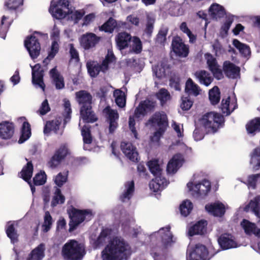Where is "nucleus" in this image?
Listing matches in <instances>:
<instances>
[{"label":"nucleus","mask_w":260,"mask_h":260,"mask_svg":"<svg viewBox=\"0 0 260 260\" xmlns=\"http://www.w3.org/2000/svg\"><path fill=\"white\" fill-rule=\"evenodd\" d=\"M131 254L128 244L122 238H114L102 252L103 260L127 259Z\"/></svg>","instance_id":"nucleus-1"},{"label":"nucleus","mask_w":260,"mask_h":260,"mask_svg":"<svg viewBox=\"0 0 260 260\" xmlns=\"http://www.w3.org/2000/svg\"><path fill=\"white\" fill-rule=\"evenodd\" d=\"M76 98L80 106V113L83 120L86 123H93L98 120L92 110V96L87 91L81 90L76 92Z\"/></svg>","instance_id":"nucleus-2"},{"label":"nucleus","mask_w":260,"mask_h":260,"mask_svg":"<svg viewBox=\"0 0 260 260\" xmlns=\"http://www.w3.org/2000/svg\"><path fill=\"white\" fill-rule=\"evenodd\" d=\"M199 120L206 128H210L212 134L216 133L218 129L224 126L225 118L220 113L211 111L204 114Z\"/></svg>","instance_id":"nucleus-3"},{"label":"nucleus","mask_w":260,"mask_h":260,"mask_svg":"<svg viewBox=\"0 0 260 260\" xmlns=\"http://www.w3.org/2000/svg\"><path fill=\"white\" fill-rule=\"evenodd\" d=\"M147 123L152 126L158 127V129L153 134L157 141L162 136L169 126L168 116L164 111L155 112L148 119Z\"/></svg>","instance_id":"nucleus-4"},{"label":"nucleus","mask_w":260,"mask_h":260,"mask_svg":"<svg viewBox=\"0 0 260 260\" xmlns=\"http://www.w3.org/2000/svg\"><path fill=\"white\" fill-rule=\"evenodd\" d=\"M70 220L69 222V231H74L77 226L85 219L87 221L91 220L92 214L88 210H79L74 207L68 210Z\"/></svg>","instance_id":"nucleus-5"},{"label":"nucleus","mask_w":260,"mask_h":260,"mask_svg":"<svg viewBox=\"0 0 260 260\" xmlns=\"http://www.w3.org/2000/svg\"><path fill=\"white\" fill-rule=\"evenodd\" d=\"M78 241L71 240L63 246L61 255L64 260H81L83 256Z\"/></svg>","instance_id":"nucleus-6"},{"label":"nucleus","mask_w":260,"mask_h":260,"mask_svg":"<svg viewBox=\"0 0 260 260\" xmlns=\"http://www.w3.org/2000/svg\"><path fill=\"white\" fill-rule=\"evenodd\" d=\"M69 154L70 150L67 144H61L47 161V166L52 169L56 168Z\"/></svg>","instance_id":"nucleus-7"},{"label":"nucleus","mask_w":260,"mask_h":260,"mask_svg":"<svg viewBox=\"0 0 260 260\" xmlns=\"http://www.w3.org/2000/svg\"><path fill=\"white\" fill-rule=\"evenodd\" d=\"M156 101L146 99L141 101L134 111V117L136 119H141L148 114L153 112L156 107Z\"/></svg>","instance_id":"nucleus-8"},{"label":"nucleus","mask_w":260,"mask_h":260,"mask_svg":"<svg viewBox=\"0 0 260 260\" xmlns=\"http://www.w3.org/2000/svg\"><path fill=\"white\" fill-rule=\"evenodd\" d=\"M218 245L221 250H226L239 247L235 237L231 234H221L217 238Z\"/></svg>","instance_id":"nucleus-9"},{"label":"nucleus","mask_w":260,"mask_h":260,"mask_svg":"<svg viewBox=\"0 0 260 260\" xmlns=\"http://www.w3.org/2000/svg\"><path fill=\"white\" fill-rule=\"evenodd\" d=\"M24 46L32 59H36L39 56L41 45L36 37L34 35L28 36L24 41Z\"/></svg>","instance_id":"nucleus-10"},{"label":"nucleus","mask_w":260,"mask_h":260,"mask_svg":"<svg viewBox=\"0 0 260 260\" xmlns=\"http://www.w3.org/2000/svg\"><path fill=\"white\" fill-rule=\"evenodd\" d=\"M205 210L208 214L217 217H222L226 212L224 205L219 201L207 204Z\"/></svg>","instance_id":"nucleus-11"},{"label":"nucleus","mask_w":260,"mask_h":260,"mask_svg":"<svg viewBox=\"0 0 260 260\" xmlns=\"http://www.w3.org/2000/svg\"><path fill=\"white\" fill-rule=\"evenodd\" d=\"M205 56L208 69L212 73L213 77L217 80L223 78L222 71L220 69L216 58L209 53H206Z\"/></svg>","instance_id":"nucleus-12"},{"label":"nucleus","mask_w":260,"mask_h":260,"mask_svg":"<svg viewBox=\"0 0 260 260\" xmlns=\"http://www.w3.org/2000/svg\"><path fill=\"white\" fill-rule=\"evenodd\" d=\"M103 113L105 114L107 120L109 124V132L110 134H113L118 126L117 122L119 119L118 113L116 110L111 109L110 106L104 108Z\"/></svg>","instance_id":"nucleus-13"},{"label":"nucleus","mask_w":260,"mask_h":260,"mask_svg":"<svg viewBox=\"0 0 260 260\" xmlns=\"http://www.w3.org/2000/svg\"><path fill=\"white\" fill-rule=\"evenodd\" d=\"M120 149L123 153L130 160L133 162L138 161L139 155L136 147L131 142L128 141H121L120 143Z\"/></svg>","instance_id":"nucleus-14"},{"label":"nucleus","mask_w":260,"mask_h":260,"mask_svg":"<svg viewBox=\"0 0 260 260\" xmlns=\"http://www.w3.org/2000/svg\"><path fill=\"white\" fill-rule=\"evenodd\" d=\"M32 83L40 87L43 91L45 89V84L43 81L44 71L39 63L31 67Z\"/></svg>","instance_id":"nucleus-15"},{"label":"nucleus","mask_w":260,"mask_h":260,"mask_svg":"<svg viewBox=\"0 0 260 260\" xmlns=\"http://www.w3.org/2000/svg\"><path fill=\"white\" fill-rule=\"evenodd\" d=\"M172 47L173 52L177 56L185 57L188 54L189 48L184 44L180 37H176L173 39Z\"/></svg>","instance_id":"nucleus-16"},{"label":"nucleus","mask_w":260,"mask_h":260,"mask_svg":"<svg viewBox=\"0 0 260 260\" xmlns=\"http://www.w3.org/2000/svg\"><path fill=\"white\" fill-rule=\"evenodd\" d=\"M220 250L218 249L212 252L205 245L196 243V260H210Z\"/></svg>","instance_id":"nucleus-17"},{"label":"nucleus","mask_w":260,"mask_h":260,"mask_svg":"<svg viewBox=\"0 0 260 260\" xmlns=\"http://www.w3.org/2000/svg\"><path fill=\"white\" fill-rule=\"evenodd\" d=\"M211 185L209 180L204 178L196 182V198L204 199L211 190Z\"/></svg>","instance_id":"nucleus-18"},{"label":"nucleus","mask_w":260,"mask_h":260,"mask_svg":"<svg viewBox=\"0 0 260 260\" xmlns=\"http://www.w3.org/2000/svg\"><path fill=\"white\" fill-rule=\"evenodd\" d=\"M250 209L256 216H260V195L255 197L253 200H250L249 203L245 204L244 207L240 206L237 211H243L245 212H248Z\"/></svg>","instance_id":"nucleus-19"},{"label":"nucleus","mask_w":260,"mask_h":260,"mask_svg":"<svg viewBox=\"0 0 260 260\" xmlns=\"http://www.w3.org/2000/svg\"><path fill=\"white\" fill-rule=\"evenodd\" d=\"M223 71L229 78L237 79L240 76V68L230 61L223 62Z\"/></svg>","instance_id":"nucleus-20"},{"label":"nucleus","mask_w":260,"mask_h":260,"mask_svg":"<svg viewBox=\"0 0 260 260\" xmlns=\"http://www.w3.org/2000/svg\"><path fill=\"white\" fill-rule=\"evenodd\" d=\"M15 126L13 122L7 121L0 123V138L3 140H9L14 134Z\"/></svg>","instance_id":"nucleus-21"},{"label":"nucleus","mask_w":260,"mask_h":260,"mask_svg":"<svg viewBox=\"0 0 260 260\" xmlns=\"http://www.w3.org/2000/svg\"><path fill=\"white\" fill-rule=\"evenodd\" d=\"M100 38L92 32L82 35L80 39V44L86 50L94 47L99 42Z\"/></svg>","instance_id":"nucleus-22"},{"label":"nucleus","mask_w":260,"mask_h":260,"mask_svg":"<svg viewBox=\"0 0 260 260\" xmlns=\"http://www.w3.org/2000/svg\"><path fill=\"white\" fill-rule=\"evenodd\" d=\"M208 10L211 18L216 21L223 18L225 15L227 16L229 14L226 12L223 6L217 3H213Z\"/></svg>","instance_id":"nucleus-23"},{"label":"nucleus","mask_w":260,"mask_h":260,"mask_svg":"<svg viewBox=\"0 0 260 260\" xmlns=\"http://www.w3.org/2000/svg\"><path fill=\"white\" fill-rule=\"evenodd\" d=\"M49 75L51 79L52 83L54 85L56 89L60 90L64 88V78L58 72L56 67L50 70Z\"/></svg>","instance_id":"nucleus-24"},{"label":"nucleus","mask_w":260,"mask_h":260,"mask_svg":"<svg viewBox=\"0 0 260 260\" xmlns=\"http://www.w3.org/2000/svg\"><path fill=\"white\" fill-rule=\"evenodd\" d=\"M131 40L132 36L126 32H121L118 33L115 38L117 46L120 50H123L128 47Z\"/></svg>","instance_id":"nucleus-25"},{"label":"nucleus","mask_w":260,"mask_h":260,"mask_svg":"<svg viewBox=\"0 0 260 260\" xmlns=\"http://www.w3.org/2000/svg\"><path fill=\"white\" fill-rule=\"evenodd\" d=\"M245 128L247 134L252 137L260 133V117H255L249 120L246 123Z\"/></svg>","instance_id":"nucleus-26"},{"label":"nucleus","mask_w":260,"mask_h":260,"mask_svg":"<svg viewBox=\"0 0 260 260\" xmlns=\"http://www.w3.org/2000/svg\"><path fill=\"white\" fill-rule=\"evenodd\" d=\"M45 244L41 243L31 250L26 260H42L45 256Z\"/></svg>","instance_id":"nucleus-27"},{"label":"nucleus","mask_w":260,"mask_h":260,"mask_svg":"<svg viewBox=\"0 0 260 260\" xmlns=\"http://www.w3.org/2000/svg\"><path fill=\"white\" fill-rule=\"evenodd\" d=\"M61 121L62 119L60 117H56L52 120L47 121L44 127V134H49L51 131L57 133L59 129Z\"/></svg>","instance_id":"nucleus-28"},{"label":"nucleus","mask_w":260,"mask_h":260,"mask_svg":"<svg viewBox=\"0 0 260 260\" xmlns=\"http://www.w3.org/2000/svg\"><path fill=\"white\" fill-rule=\"evenodd\" d=\"M250 165L253 172L260 169V147L255 148L251 153Z\"/></svg>","instance_id":"nucleus-29"},{"label":"nucleus","mask_w":260,"mask_h":260,"mask_svg":"<svg viewBox=\"0 0 260 260\" xmlns=\"http://www.w3.org/2000/svg\"><path fill=\"white\" fill-rule=\"evenodd\" d=\"M167 180L163 176H158L153 179L149 183V187L153 192H157L166 185Z\"/></svg>","instance_id":"nucleus-30"},{"label":"nucleus","mask_w":260,"mask_h":260,"mask_svg":"<svg viewBox=\"0 0 260 260\" xmlns=\"http://www.w3.org/2000/svg\"><path fill=\"white\" fill-rule=\"evenodd\" d=\"M166 229V231L161 236V242L165 247L169 248L171 247L175 242V239L174 238L172 233L170 231L171 228L168 226L166 228H162L160 230H164Z\"/></svg>","instance_id":"nucleus-31"},{"label":"nucleus","mask_w":260,"mask_h":260,"mask_svg":"<svg viewBox=\"0 0 260 260\" xmlns=\"http://www.w3.org/2000/svg\"><path fill=\"white\" fill-rule=\"evenodd\" d=\"M213 77L208 72L205 70L196 72V78L199 80L200 84L206 87L209 86L213 82Z\"/></svg>","instance_id":"nucleus-32"},{"label":"nucleus","mask_w":260,"mask_h":260,"mask_svg":"<svg viewBox=\"0 0 260 260\" xmlns=\"http://www.w3.org/2000/svg\"><path fill=\"white\" fill-rule=\"evenodd\" d=\"M230 100L231 98L229 96L226 99H222L220 104V108L221 112L222 114H225L226 116H229L235 110L238 108L237 99L235 98L233 108L230 110Z\"/></svg>","instance_id":"nucleus-33"},{"label":"nucleus","mask_w":260,"mask_h":260,"mask_svg":"<svg viewBox=\"0 0 260 260\" xmlns=\"http://www.w3.org/2000/svg\"><path fill=\"white\" fill-rule=\"evenodd\" d=\"M118 27L117 21L113 17H110L103 24L99 26L100 31L112 34Z\"/></svg>","instance_id":"nucleus-34"},{"label":"nucleus","mask_w":260,"mask_h":260,"mask_svg":"<svg viewBox=\"0 0 260 260\" xmlns=\"http://www.w3.org/2000/svg\"><path fill=\"white\" fill-rule=\"evenodd\" d=\"M125 190L120 195V199L122 202L129 200L135 191V183L133 180L127 181L124 184Z\"/></svg>","instance_id":"nucleus-35"},{"label":"nucleus","mask_w":260,"mask_h":260,"mask_svg":"<svg viewBox=\"0 0 260 260\" xmlns=\"http://www.w3.org/2000/svg\"><path fill=\"white\" fill-rule=\"evenodd\" d=\"M233 45L239 50L242 56L244 57H249L250 56V48L248 45L242 43L236 39L233 40Z\"/></svg>","instance_id":"nucleus-36"},{"label":"nucleus","mask_w":260,"mask_h":260,"mask_svg":"<svg viewBox=\"0 0 260 260\" xmlns=\"http://www.w3.org/2000/svg\"><path fill=\"white\" fill-rule=\"evenodd\" d=\"M168 249L167 247H165L164 245L160 242V243L156 244L155 246L152 247L150 253L154 260H158V257L160 255L165 256L167 254Z\"/></svg>","instance_id":"nucleus-37"},{"label":"nucleus","mask_w":260,"mask_h":260,"mask_svg":"<svg viewBox=\"0 0 260 260\" xmlns=\"http://www.w3.org/2000/svg\"><path fill=\"white\" fill-rule=\"evenodd\" d=\"M87 71L89 75L95 78L98 76L100 72L106 73L107 71L104 69L102 64H94L93 63L87 62L86 64Z\"/></svg>","instance_id":"nucleus-38"},{"label":"nucleus","mask_w":260,"mask_h":260,"mask_svg":"<svg viewBox=\"0 0 260 260\" xmlns=\"http://www.w3.org/2000/svg\"><path fill=\"white\" fill-rule=\"evenodd\" d=\"M181 165V159L178 155H174L172 159L169 161L167 167V171L169 174L175 173Z\"/></svg>","instance_id":"nucleus-39"},{"label":"nucleus","mask_w":260,"mask_h":260,"mask_svg":"<svg viewBox=\"0 0 260 260\" xmlns=\"http://www.w3.org/2000/svg\"><path fill=\"white\" fill-rule=\"evenodd\" d=\"M111 230L108 228L103 229L93 243L94 247L96 248L103 246L106 243L107 237L111 234Z\"/></svg>","instance_id":"nucleus-40"},{"label":"nucleus","mask_w":260,"mask_h":260,"mask_svg":"<svg viewBox=\"0 0 260 260\" xmlns=\"http://www.w3.org/2000/svg\"><path fill=\"white\" fill-rule=\"evenodd\" d=\"M31 136L30 125L27 121H24L21 129V136L18 140L19 144L23 143L29 138Z\"/></svg>","instance_id":"nucleus-41"},{"label":"nucleus","mask_w":260,"mask_h":260,"mask_svg":"<svg viewBox=\"0 0 260 260\" xmlns=\"http://www.w3.org/2000/svg\"><path fill=\"white\" fill-rule=\"evenodd\" d=\"M240 224L246 235H255L257 229V226L255 223L252 222L247 219H243L241 222Z\"/></svg>","instance_id":"nucleus-42"},{"label":"nucleus","mask_w":260,"mask_h":260,"mask_svg":"<svg viewBox=\"0 0 260 260\" xmlns=\"http://www.w3.org/2000/svg\"><path fill=\"white\" fill-rule=\"evenodd\" d=\"M220 91L217 86H214L209 90V99L211 105H216L219 103L220 100Z\"/></svg>","instance_id":"nucleus-43"},{"label":"nucleus","mask_w":260,"mask_h":260,"mask_svg":"<svg viewBox=\"0 0 260 260\" xmlns=\"http://www.w3.org/2000/svg\"><path fill=\"white\" fill-rule=\"evenodd\" d=\"M33 170L34 167L31 161H28L20 172L21 178L26 182L30 181L32 175Z\"/></svg>","instance_id":"nucleus-44"},{"label":"nucleus","mask_w":260,"mask_h":260,"mask_svg":"<svg viewBox=\"0 0 260 260\" xmlns=\"http://www.w3.org/2000/svg\"><path fill=\"white\" fill-rule=\"evenodd\" d=\"M193 209V204L189 200L183 201L179 206V211L181 215L187 217Z\"/></svg>","instance_id":"nucleus-45"},{"label":"nucleus","mask_w":260,"mask_h":260,"mask_svg":"<svg viewBox=\"0 0 260 260\" xmlns=\"http://www.w3.org/2000/svg\"><path fill=\"white\" fill-rule=\"evenodd\" d=\"M148 166L150 172L156 177L162 176V169L156 159L150 160L148 163Z\"/></svg>","instance_id":"nucleus-46"},{"label":"nucleus","mask_w":260,"mask_h":260,"mask_svg":"<svg viewBox=\"0 0 260 260\" xmlns=\"http://www.w3.org/2000/svg\"><path fill=\"white\" fill-rule=\"evenodd\" d=\"M170 68L169 65L164 62H161L160 64L155 66L153 68V73L158 79H161L166 75V70Z\"/></svg>","instance_id":"nucleus-47"},{"label":"nucleus","mask_w":260,"mask_h":260,"mask_svg":"<svg viewBox=\"0 0 260 260\" xmlns=\"http://www.w3.org/2000/svg\"><path fill=\"white\" fill-rule=\"evenodd\" d=\"M64 202L65 197L61 193V190L58 188H56L51 202V206L54 207L59 204H63Z\"/></svg>","instance_id":"nucleus-48"},{"label":"nucleus","mask_w":260,"mask_h":260,"mask_svg":"<svg viewBox=\"0 0 260 260\" xmlns=\"http://www.w3.org/2000/svg\"><path fill=\"white\" fill-rule=\"evenodd\" d=\"M6 233L8 237L10 239L12 243L14 244L18 241L19 235L18 234L17 231L15 229L13 223L8 226L6 230Z\"/></svg>","instance_id":"nucleus-49"},{"label":"nucleus","mask_w":260,"mask_h":260,"mask_svg":"<svg viewBox=\"0 0 260 260\" xmlns=\"http://www.w3.org/2000/svg\"><path fill=\"white\" fill-rule=\"evenodd\" d=\"M208 222L205 219L196 221V235H205L207 234Z\"/></svg>","instance_id":"nucleus-50"},{"label":"nucleus","mask_w":260,"mask_h":260,"mask_svg":"<svg viewBox=\"0 0 260 260\" xmlns=\"http://www.w3.org/2000/svg\"><path fill=\"white\" fill-rule=\"evenodd\" d=\"M63 102L64 112L62 115L64 117V124H66V123L71 119L72 109L71 107V103L69 100L64 99Z\"/></svg>","instance_id":"nucleus-51"},{"label":"nucleus","mask_w":260,"mask_h":260,"mask_svg":"<svg viewBox=\"0 0 260 260\" xmlns=\"http://www.w3.org/2000/svg\"><path fill=\"white\" fill-rule=\"evenodd\" d=\"M81 135L83 137V142L85 144H89L92 143V138L90 126L84 125L81 129Z\"/></svg>","instance_id":"nucleus-52"},{"label":"nucleus","mask_w":260,"mask_h":260,"mask_svg":"<svg viewBox=\"0 0 260 260\" xmlns=\"http://www.w3.org/2000/svg\"><path fill=\"white\" fill-rule=\"evenodd\" d=\"M260 178V173L252 174L248 176L246 182L241 181L243 183L247 185L248 188L254 189L256 187V182L258 178Z\"/></svg>","instance_id":"nucleus-53"},{"label":"nucleus","mask_w":260,"mask_h":260,"mask_svg":"<svg viewBox=\"0 0 260 260\" xmlns=\"http://www.w3.org/2000/svg\"><path fill=\"white\" fill-rule=\"evenodd\" d=\"M157 98L160 101L161 106H164L170 98L169 91L165 88L160 89L156 93Z\"/></svg>","instance_id":"nucleus-54"},{"label":"nucleus","mask_w":260,"mask_h":260,"mask_svg":"<svg viewBox=\"0 0 260 260\" xmlns=\"http://www.w3.org/2000/svg\"><path fill=\"white\" fill-rule=\"evenodd\" d=\"M52 224V218L49 212H45L44 216V220L42 225L43 231L44 232H48L51 229Z\"/></svg>","instance_id":"nucleus-55"},{"label":"nucleus","mask_w":260,"mask_h":260,"mask_svg":"<svg viewBox=\"0 0 260 260\" xmlns=\"http://www.w3.org/2000/svg\"><path fill=\"white\" fill-rule=\"evenodd\" d=\"M235 17L237 18V16L231 13L228 14V16H226L225 21L221 28V30L224 31L225 34H227L228 32V31L234 21V18Z\"/></svg>","instance_id":"nucleus-56"},{"label":"nucleus","mask_w":260,"mask_h":260,"mask_svg":"<svg viewBox=\"0 0 260 260\" xmlns=\"http://www.w3.org/2000/svg\"><path fill=\"white\" fill-rule=\"evenodd\" d=\"M58 50L59 45L58 42L56 40L53 41L51 43V50L48 53V56L44 60L43 62H44L47 59H52L58 53Z\"/></svg>","instance_id":"nucleus-57"},{"label":"nucleus","mask_w":260,"mask_h":260,"mask_svg":"<svg viewBox=\"0 0 260 260\" xmlns=\"http://www.w3.org/2000/svg\"><path fill=\"white\" fill-rule=\"evenodd\" d=\"M23 5V0H7L5 6L9 10H16L20 6Z\"/></svg>","instance_id":"nucleus-58"},{"label":"nucleus","mask_w":260,"mask_h":260,"mask_svg":"<svg viewBox=\"0 0 260 260\" xmlns=\"http://www.w3.org/2000/svg\"><path fill=\"white\" fill-rule=\"evenodd\" d=\"M46 181V175L44 172L38 173L33 178V183L35 185H42Z\"/></svg>","instance_id":"nucleus-59"},{"label":"nucleus","mask_w":260,"mask_h":260,"mask_svg":"<svg viewBox=\"0 0 260 260\" xmlns=\"http://www.w3.org/2000/svg\"><path fill=\"white\" fill-rule=\"evenodd\" d=\"M115 60L116 57L114 54L113 53H111V54L108 53L105 56V59L103 60L101 64L104 69L107 71L109 69V65L110 63L115 62Z\"/></svg>","instance_id":"nucleus-60"},{"label":"nucleus","mask_w":260,"mask_h":260,"mask_svg":"<svg viewBox=\"0 0 260 260\" xmlns=\"http://www.w3.org/2000/svg\"><path fill=\"white\" fill-rule=\"evenodd\" d=\"M185 92L188 96L195 95V83L191 78H189L186 82Z\"/></svg>","instance_id":"nucleus-61"},{"label":"nucleus","mask_w":260,"mask_h":260,"mask_svg":"<svg viewBox=\"0 0 260 260\" xmlns=\"http://www.w3.org/2000/svg\"><path fill=\"white\" fill-rule=\"evenodd\" d=\"M52 11L54 13L53 14V17L56 19H60L64 18L66 16L67 13L64 12L61 8L57 7V6H52L50 8V11Z\"/></svg>","instance_id":"nucleus-62"},{"label":"nucleus","mask_w":260,"mask_h":260,"mask_svg":"<svg viewBox=\"0 0 260 260\" xmlns=\"http://www.w3.org/2000/svg\"><path fill=\"white\" fill-rule=\"evenodd\" d=\"M132 50L136 54L140 53L142 50V42L138 37H134L133 39Z\"/></svg>","instance_id":"nucleus-63"},{"label":"nucleus","mask_w":260,"mask_h":260,"mask_svg":"<svg viewBox=\"0 0 260 260\" xmlns=\"http://www.w3.org/2000/svg\"><path fill=\"white\" fill-rule=\"evenodd\" d=\"M168 29L162 28L159 30L156 38V42L159 44H164L166 41Z\"/></svg>","instance_id":"nucleus-64"}]
</instances>
